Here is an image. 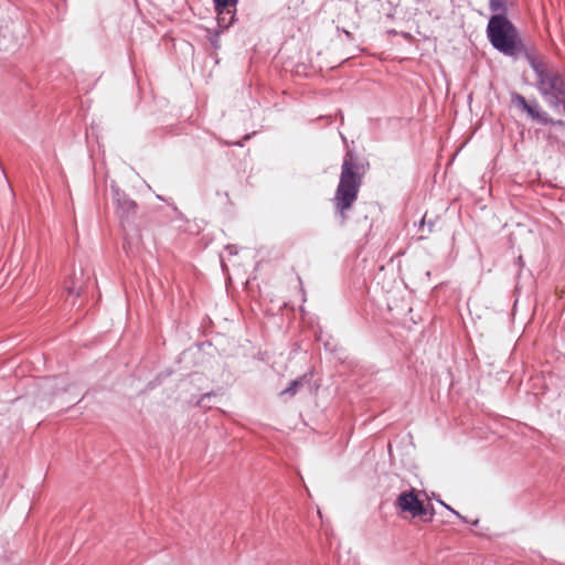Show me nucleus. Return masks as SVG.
Here are the masks:
<instances>
[{
    "instance_id": "f257e3e1",
    "label": "nucleus",
    "mask_w": 565,
    "mask_h": 565,
    "mask_svg": "<svg viewBox=\"0 0 565 565\" xmlns=\"http://www.w3.org/2000/svg\"><path fill=\"white\" fill-rule=\"evenodd\" d=\"M367 168L369 163L362 162L353 150L345 152L341 166L340 180L332 199L341 225H344L348 221V211L358 199Z\"/></svg>"
},
{
    "instance_id": "f03ea898",
    "label": "nucleus",
    "mask_w": 565,
    "mask_h": 565,
    "mask_svg": "<svg viewBox=\"0 0 565 565\" xmlns=\"http://www.w3.org/2000/svg\"><path fill=\"white\" fill-rule=\"evenodd\" d=\"M530 65L544 102L550 108L565 113V71L534 57L530 58Z\"/></svg>"
},
{
    "instance_id": "7ed1b4c3",
    "label": "nucleus",
    "mask_w": 565,
    "mask_h": 565,
    "mask_svg": "<svg viewBox=\"0 0 565 565\" xmlns=\"http://www.w3.org/2000/svg\"><path fill=\"white\" fill-rule=\"evenodd\" d=\"M487 36L491 45L500 53L516 56L522 42L514 24L504 14H492L487 25Z\"/></svg>"
},
{
    "instance_id": "20e7f679",
    "label": "nucleus",
    "mask_w": 565,
    "mask_h": 565,
    "mask_svg": "<svg viewBox=\"0 0 565 565\" xmlns=\"http://www.w3.org/2000/svg\"><path fill=\"white\" fill-rule=\"evenodd\" d=\"M395 504L402 512H408L413 518H420L424 522L431 521L435 514L433 507L429 511L424 502L418 499L415 489L399 493Z\"/></svg>"
},
{
    "instance_id": "39448f33",
    "label": "nucleus",
    "mask_w": 565,
    "mask_h": 565,
    "mask_svg": "<svg viewBox=\"0 0 565 565\" xmlns=\"http://www.w3.org/2000/svg\"><path fill=\"white\" fill-rule=\"evenodd\" d=\"M113 202L115 212L120 223L131 224L137 216L138 204L122 190L116 185H111Z\"/></svg>"
},
{
    "instance_id": "423d86ee",
    "label": "nucleus",
    "mask_w": 565,
    "mask_h": 565,
    "mask_svg": "<svg viewBox=\"0 0 565 565\" xmlns=\"http://www.w3.org/2000/svg\"><path fill=\"white\" fill-rule=\"evenodd\" d=\"M512 104L524 111L533 121L547 126L551 122L548 113L544 111L536 99H526L519 93L511 95Z\"/></svg>"
},
{
    "instance_id": "0eeeda50",
    "label": "nucleus",
    "mask_w": 565,
    "mask_h": 565,
    "mask_svg": "<svg viewBox=\"0 0 565 565\" xmlns=\"http://www.w3.org/2000/svg\"><path fill=\"white\" fill-rule=\"evenodd\" d=\"M84 270L79 268L77 273L74 270L73 275L64 282V290L68 296L79 297L84 288Z\"/></svg>"
},
{
    "instance_id": "6e6552de",
    "label": "nucleus",
    "mask_w": 565,
    "mask_h": 565,
    "mask_svg": "<svg viewBox=\"0 0 565 565\" xmlns=\"http://www.w3.org/2000/svg\"><path fill=\"white\" fill-rule=\"evenodd\" d=\"M216 14H217V26L221 31H224L228 29L234 20H235V13L236 9L230 8H215Z\"/></svg>"
},
{
    "instance_id": "1a4fd4ad",
    "label": "nucleus",
    "mask_w": 565,
    "mask_h": 565,
    "mask_svg": "<svg viewBox=\"0 0 565 565\" xmlns=\"http://www.w3.org/2000/svg\"><path fill=\"white\" fill-rule=\"evenodd\" d=\"M509 0H489V8L494 14H504L508 12V3Z\"/></svg>"
},
{
    "instance_id": "9d476101",
    "label": "nucleus",
    "mask_w": 565,
    "mask_h": 565,
    "mask_svg": "<svg viewBox=\"0 0 565 565\" xmlns=\"http://www.w3.org/2000/svg\"><path fill=\"white\" fill-rule=\"evenodd\" d=\"M306 376L296 379L289 383V385L280 393L281 395L295 396L298 388L303 384Z\"/></svg>"
},
{
    "instance_id": "9b49d317",
    "label": "nucleus",
    "mask_w": 565,
    "mask_h": 565,
    "mask_svg": "<svg viewBox=\"0 0 565 565\" xmlns=\"http://www.w3.org/2000/svg\"><path fill=\"white\" fill-rule=\"evenodd\" d=\"M221 30H214V31H210L209 30V40H210V43L211 45L213 46V49L215 50H218L221 47V44H220V34H221Z\"/></svg>"
},
{
    "instance_id": "f8f14e48",
    "label": "nucleus",
    "mask_w": 565,
    "mask_h": 565,
    "mask_svg": "<svg viewBox=\"0 0 565 565\" xmlns=\"http://www.w3.org/2000/svg\"><path fill=\"white\" fill-rule=\"evenodd\" d=\"M376 211V206L374 204H366L364 203L363 206L360 210V215L363 217V221L371 227V223H367L369 221V213Z\"/></svg>"
},
{
    "instance_id": "ddd939ff",
    "label": "nucleus",
    "mask_w": 565,
    "mask_h": 565,
    "mask_svg": "<svg viewBox=\"0 0 565 565\" xmlns=\"http://www.w3.org/2000/svg\"><path fill=\"white\" fill-rule=\"evenodd\" d=\"M435 222L429 220L426 222V215L422 217L418 223V230L425 232V227H427L426 234H430L434 232Z\"/></svg>"
},
{
    "instance_id": "4468645a",
    "label": "nucleus",
    "mask_w": 565,
    "mask_h": 565,
    "mask_svg": "<svg viewBox=\"0 0 565 565\" xmlns=\"http://www.w3.org/2000/svg\"><path fill=\"white\" fill-rule=\"evenodd\" d=\"M238 0H214L215 8H230L237 4Z\"/></svg>"
},
{
    "instance_id": "2eb2a0df",
    "label": "nucleus",
    "mask_w": 565,
    "mask_h": 565,
    "mask_svg": "<svg viewBox=\"0 0 565 565\" xmlns=\"http://www.w3.org/2000/svg\"><path fill=\"white\" fill-rule=\"evenodd\" d=\"M439 503L445 507L448 511H450L451 513H454L456 516H458L460 520H462L463 522H467V519L465 516H462L458 511L454 510L450 505L446 504L445 502L443 501H439Z\"/></svg>"
},
{
    "instance_id": "dca6fc26",
    "label": "nucleus",
    "mask_w": 565,
    "mask_h": 565,
    "mask_svg": "<svg viewBox=\"0 0 565 565\" xmlns=\"http://www.w3.org/2000/svg\"><path fill=\"white\" fill-rule=\"evenodd\" d=\"M550 120L551 122H547V125L550 126H559V127H565V120H562V119H554L550 116Z\"/></svg>"
},
{
    "instance_id": "f3484780",
    "label": "nucleus",
    "mask_w": 565,
    "mask_h": 565,
    "mask_svg": "<svg viewBox=\"0 0 565 565\" xmlns=\"http://www.w3.org/2000/svg\"><path fill=\"white\" fill-rule=\"evenodd\" d=\"M211 396H212V393H205V394H203V395L200 397V399L198 401V405H199L200 407H205L204 402H205V399L210 398Z\"/></svg>"
},
{
    "instance_id": "a211bd4d",
    "label": "nucleus",
    "mask_w": 565,
    "mask_h": 565,
    "mask_svg": "<svg viewBox=\"0 0 565 565\" xmlns=\"http://www.w3.org/2000/svg\"><path fill=\"white\" fill-rule=\"evenodd\" d=\"M344 34H345L348 40H353V36H352V34L349 31L344 30Z\"/></svg>"
}]
</instances>
